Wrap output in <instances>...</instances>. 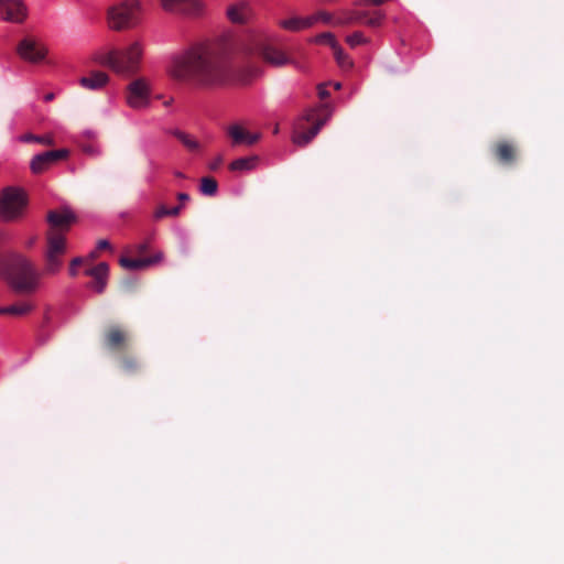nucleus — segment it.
Segmentation results:
<instances>
[{
	"label": "nucleus",
	"instance_id": "nucleus-25",
	"mask_svg": "<svg viewBox=\"0 0 564 564\" xmlns=\"http://www.w3.org/2000/svg\"><path fill=\"white\" fill-rule=\"evenodd\" d=\"M497 159L505 164L511 163L516 159V149L513 144L507 141H501L496 145L495 150Z\"/></svg>",
	"mask_w": 564,
	"mask_h": 564
},
{
	"label": "nucleus",
	"instance_id": "nucleus-35",
	"mask_svg": "<svg viewBox=\"0 0 564 564\" xmlns=\"http://www.w3.org/2000/svg\"><path fill=\"white\" fill-rule=\"evenodd\" d=\"M86 263V260L85 258L83 257H76L74 259H72V261L69 262V267H68V273L72 278H75L77 276L78 274V268Z\"/></svg>",
	"mask_w": 564,
	"mask_h": 564
},
{
	"label": "nucleus",
	"instance_id": "nucleus-9",
	"mask_svg": "<svg viewBox=\"0 0 564 564\" xmlns=\"http://www.w3.org/2000/svg\"><path fill=\"white\" fill-rule=\"evenodd\" d=\"M159 3L164 12L189 19H199L207 13L204 0H159Z\"/></svg>",
	"mask_w": 564,
	"mask_h": 564
},
{
	"label": "nucleus",
	"instance_id": "nucleus-33",
	"mask_svg": "<svg viewBox=\"0 0 564 564\" xmlns=\"http://www.w3.org/2000/svg\"><path fill=\"white\" fill-rule=\"evenodd\" d=\"M383 20L384 14L381 11H375L370 15L367 13L366 18L362 19L361 23L371 28H377L382 24Z\"/></svg>",
	"mask_w": 564,
	"mask_h": 564
},
{
	"label": "nucleus",
	"instance_id": "nucleus-26",
	"mask_svg": "<svg viewBox=\"0 0 564 564\" xmlns=\"http://www.w3.org/2000/svg\"><path fill=\"white\" fill-rule=\"evenodd\" d=\"M35 305L30 301H22L8 306V315L25 316L33 312Z\"/></svg>",
	"mask_w": 564,
	"mask_h": 564
},
{
	"label": "nucleus",
	"instance_id": "nucleus-39",
	"mask_svg": "<svg viewBox=\"0 0 564 564\" xmlns=\"http://www.w3.org/2000/svg\"><path fill=\"white\" fill-rule=\"evenodd\" d=\"M37 242V237L36 236H31L30 238H28L24 242V247L26 249H32L35 243Z\"/></svg>",
	"mask_w": 564,
	"mask_h": 564
},
{
	"label": "nucleus",
	"instance_id": "nucleus-8",
	"mask_svg": "<svg viewBox=\"0 0 564 564\" xmlns=\"http://www.w3.org/2000/svg\"><path fill=\"white\" fill-rule=\"evenodd\" d=\"M28 205V197L23 189L17 187L4 188L0 195V219L14 221L21 218Z\"/></svg>",
	"mask_w": 564,
	"mask_h": 564
},
{
	"label": "nucleus",
	"instance_id": "nucleus-17",
	"mask_svg": "<svg viewBox=\"0 0 564 564\" xmlns=\"http://www.w3.org/2000/svg\"><path fill=\"white\" fill-rule=\"evenodd\" d=\"M164 259V253L162 251H156L153 256L148 258H139V259H130L126 257H121L119 263L122 268L128 270H140L144 268H149L151 265L158 264L162 262Z\"/></svg>",
	"mask_w": 564,
	"mask_h": 564
},
{
	"label": "nucleus",
	"instance_id": "nucleus-21",
	"mask_svg": "<svg viewBox=\"0 0 564 564\" xmlns=\"http://www.w3.org/2000/svg\"><path fill=\"white\" fill-rule=\"evenodd\" d=\"M109 82V76L105 72H93L88 76L82 77L79 84L89 90L101 89Z\"/></svg>",
	"mask_w": 564,
	"mask_h": 564
},
{
	"label": "nucleus",
	"instance_id": "nucleus-40",
	"mask_svg": "<svg viewBox=\"0 0 564 564\" xmlns=\"http://www.w3.org/2000/svg\"><path fill=\"white\" fill-rule=\"evenodd\" d=\"M326 35H334V34L330 33V32L322 33V34L316 36V42H318V43H326V44L329 45V40L327 37H325Z\"/></svg>",
	"mask_w": 564,
	"mask_h": 564
},
{
	"label": "nucleus",
	"instance_id": "nucleus-24",
	"mask_svg": "<svg viewBox=\"0 0 564 564\" xmlns=\"http://www.w3.org/2000/svg\"><path fill=\"white\" fill-rule=\"evenodd\" d=\"M258 162H259V158L256 155L239 158L237 160H234L229 164V170L232 172H240V173L249 172L257 167Z\"/></svg>",
	"mask_w": 564,
	"mask_h": 564
},
{
	"label": "nucleus",
	"instance_id": "nucleus-20",
	"mask_svg": "<svg viewBox=\"0 0 564 564\" xmlns=\"http://www.w3.org/2000/svg\"><path fill=\"white\" fill-rule=\"evenodd\" d=\"M367 12L358 11V10H341L335 14V20L333 22V26H344L358 24L362 22V19L366 18Z\"/></svg>",
	"mask_w": 564,
	"mask_h": 564
},
{
	"label": "nucleus",
	"instance_id": "nucleus-14",
	"mask_svg": "<svg viewBox=\"0 0 564 564\" xmlns=\"http://www.w3.org/2000/svg\"><path fill=\"white\" fill-rule=\"evenodd\" d=\"M1 19L12 23H21L28 15V9L23 0H1Z\"/></svg>",
	"mask_w": 564,
	"mask_h": 564
},
{
	"label": "nucleus",
	"instance_id": "nucleus-29",
	"mask_svg": "<svg viewBox=\"0 0 564 564\" xmlns=\"http://www.w3.org/2000/svg\"><path fill=\"white\" fill-rule=\"evenodd\" d=\"M199 189L204 195L214 196L218 189L217 181L213 177H203Z\"/></svg>",
	"mask_w": 564,
	"mask_h": 564
},
{
	"label": "nucleus",
	"instance_id": "nucleus-4",
	"mask_svg": "<svg viewBox=\"0 0 564 564\" xmlns=\"http://www.w3.org/2000/svg\"><path fill=\"white\" fill-rule=\"evenodd\" d=\"M144 46L143 41L135 40L121 50L97 52L94 61L121 76L130 77L141 69Z\"/></svg>",
	"mask_w": 564,
	"mask_h": 564
},
{
	"label": "nucleus",
	"instance_id": "nucleus-7",
	"mask_svg": "<svg viewBox=\"0 0 564 564\" xmlns=\"http://www.w3.org/2000/svg\"><path fill=\"white\" fill-rule=\"evenodd\" d=\"M66 252L67 239L65 235L47 230L43 274L51 276L58 274L64 267Z\"/></svg>",
	"mask_w": 564,
	"mask_h": 564
},
{
	"label": "nucleus",
	"instance_id": "nucleus-28",
	"mask_svg": "<svg viewBox=\"0 0 564 564\" xmlns=\"http://www.w3.org/2000/svg\"><path fill=\"white\" fill-rule=\"evenodd\" d=\"M308 17H310V21H311V26H313L319 22L324 23V24L333 25V22L335 20V14H332L327 11H318Z\"/></svg>",
	"mask_w": 564,
	"mask_h": 564
},
{
	"label": "nucleus",
	"instance_id": "nucleus-34",
	"mask_svg": "<svg viewBox=\"0 0 564 564\" xmlns=\"http://www.w3.org/2000/svg\"><path fill=\"white\" fill-rule=\"evenodd\" d=\"M21 139L26 142H39L46 145H52L54 143V139L51 135L25 134Z\"/></svg>",
	"mask_w": 564,
	"mask_h": 564
},
{
	"label": "nucleus",
	"instance_id": "nucleus-10",
	"mask_svg": "<svg viewBox=\"0 0 564 564\" xmlns=\"http://www.w3.org/2000/svg\"><path fill=\"white\" fill-rule=\"evenodd\" d=\"M151 87L147 79L138 78L127 88V104L132 109H143L150 104Z\"/></svg>",
	"mask_w": 564,
	"mask_h": 564
},
{
	"label": "nucleus",
	"instance_id": "nucleus-18",
	"mask_svg": "<svg viewBox=\"0 0 564 564\" xmlns=\"http://www.w3.org/2000/svg\"><path fill=\"white\" fill-rule=\"evenodd\" d=\"M227 133L231 138L234 145H252L260 139L259 133H250L238 123L229 126L227 129Z\"/></svg>",
	"mask_w": 564,
	"mask_h": 564
},
{
	"label": "nucleus",
	"instance_id": "nucleus-37",
	"mask_svg": "<svg viewBox=\"0 0 564 564\" xmlns=\"http://www.w3.org/2000/svg\"><path fill=\"white\" fill-rule=\"evenodd\" d=\"M318 97L321 99H326L329 96V91L326 88V84H319L317 87Z\"/></svg>",
	"mask_w": 564,
	"mask_h": 564
},
{
	"label": "nucleus",
	"instance_id": "nucleus-1",
	"mask_svg": "<svg viewBox=\"0 0 564 564\" xmlns=\"http://www.w3.org/2000/svg\"><path fill=\"white\" fill-rule=\"evenodd\" d=\"M167 74L176 80L204 89L225 87L236 82L230 67L204 43L172 55Z\"/></svg>",
	"mask_w": 564,
	"mask_h": 564
},
{
	"label": "nucleus",
	"instance_id": "nucleus-38",
	"mask_svg": "<svg viewBox=\"0 0 564 564\" xmlns=\"http://www.w3.org/2000/svg\"><path fill=\"white\" fill-rule=\"evenodd\" d=\"M104 249H111V245L108 240L100 239L97 242V250L99 251V250H104Z\"/></svg>",
	"mask_w": 564,
	"mask_h": 564
},
{
	"label": "nucleus",
	"instance_id": "nucleus-46",
	"mask_svg": "<svg viewBox=\"0 0 564 564\" xmlns=\"http://www.w3.org/2000/svg\"><path fill=\"white\" fill-rule=\"evenodd\" d=\"M340 87H341V84H340V83H335V84H334V88H335V89H337V90H338V89H340Z\"/></svg>",
	"mask_w": 564,
	"mask_h": 564
},
{
	"label": "nucleus",
	"instance_id": "nucleus-19",
	"mask_svg": "<svg viewBox=\"0 0 564 564\" xmlns=\"http://www.w3.org/2000/svg\"><path fill=\"white\" fill-rule=\"evenodd\" d=\"M325 37L329 40V46L333 50L334 57L338 66L343 70H350L354 67V61L347 53H345L335 35H326Z\"/></svg>",
	"mask_w": 564,
	"mask_h": 564
},
{
	"label": "nucleus",
	"instance_id": "nucleus-16",
	"mask_svg": "<svg viewBox=\"0 0 564 564\" xmlns=\"http://www.w3.org/2000/svg\"><path fill=\"white\" fill-rule=\"evenodd\" d=\"M226 17L234 24H246L252 20L253 11L247 0H238L227 7Z\"/></svg>",
	"mask_w": 564,
	"mask_h": 564
},
{
	"label": "nucleus",
	"instance_id": "nucleus-12",
	"mask_svg": "<svg viewBox=\"0 0 564 564\" xmlns=\"http://www.w3.org/2000/svg\"><path fill=\"white\" fill-rule=\"evenodd\" d=\"M76 215L68 206H63L59 209L50 210L46 215V221L50 229L54 232H67L72 225L76 223Z\"/></svg>",
	"mask_w": 564,
	"mask_h": 564
},
{
	"label": "nucleus",
	"instance_id": "nucleus-31",
	"mask_svg": "<svg viewBox=\"0 0 564 564\" xmlns=\"http://www.w3.org/2000/svg\"><path fill=\"white\" fill-rule=\"evenodd\" d=\"M369 40L364 35L362 32L356 31L349 35L346 36V43L351 47L355 48L359 45L367 44Z\"/></svg>",
	"mask_w": 564,
	"mask_h": 564
},
{
	"label": "nucleus",
	"instance_id": "nucleus-45",
	"mask_svg": "<svg viewBox=\"0 0 564 564\" xmlns=\"http://www.w3.org/2000/svg\"><path fill=\"white\" fill-rule=\"evenodd\" d=\"M52 99H53V94H48L45 96L46 101L52 100Z\"/></svg>",
	"mask_w": 564,
	"mask_h": 564
},
{
	"label": "nucleus",
	"instance_id": "nucleus-42",
	"mask_svg": "<svg viewBox=\"0 0 564 564\" xmlns=\"http://www.w3.org/2000/svg\"><path fill=\"white\" fill-rule=\"evenodd\" d=\"M98 256H99V254H98V250H95V251H91V252L87 256V258H85V260H86V262H88V261H93V260L97 259V258H98Z\"/></svg>",
	"mask_w": 564,
	"mask_h": 564
},
{
	"label": "nucleus",
	"instance_id": "nucleus-6",
	"mask_svg": "<svg viewBox=\"0 0 564 564\" xmlns=\"http://www.w3.org/2000/svg\"><path fill=\"white\" fill-rule=\"evenodd\" d=\"M142 15V4L139 0H122L108 9V25L113 31L135 28Z\"/></svg>",
	"mask_w": 564,
	"mask_h": 564
},
{
	"label": "nucleus",
	"instance_id": "nucleus-22",
	"mask_svg": "<svg viewBox=\"0 0 564 564\" xmlns=\"http://www.w3.org/2000/svg\"><path fill=\"white\" fill-rule=\"evenodd\" d=\"M278 25L289 32H300L312 28L310 17H291L288 19L280 20Z\"/></svg>",
	"mask_w": 564,
	"mask_h": 564
},
{
	"label": "nucleus",
	"instance_id": "nucleus-23",
	"mask_svg": "<svg viewBox=\"0 0 564 564\" xmlns=\"http://www.w3.org/2000/svg\"><path fill=\"white\" fill-rule=\"evenodd\" d=\"M105 340L109 348L120 349L126 345L127 334L122 328L113 326L107 332Z\"/></svg>",
	"mask_w": 564,
	"mask_h": 564
},
{
	"label": "nucleus",
	"instance_id": "nucleus-2",
	"mask_svg": "<svg viewBox=\"0 0 564 564\" xmlns=\"http://www.w3.org/2000/svg\"><path fill=\"white\" fill-rule=\"evenodd\" d=\"M278 41L279 36L265 29L249 30L238 41L237 50L246 56L259 55L271 66L282 67L291 64L292 58L275 46Z\"/></svg>",
	"mask_w": 564,
	"mask_h": 564
},
{
	"label": "nucleus",
	"instance_id": "nucleus-5",
	"mask_svg": "<svg viewBox=\"0 0 564 564\" xmlns=\"http://www.w3.org/2000/svg\"><path fill=\"white\" fill-rule=\"evenodd\" d=\"M332 108L327 104L307 109L294 123L292 141L299 147L307 145L330 119Z\"/></svg>",
	"mask_w": 564,
	"mask_h": 564
},
{
	"label": "nucleus",
	"instance_id": "nucleus-13",
	"mask_svg": "<svg viewBox=\"0 0 564 564\" xmlns=\"http://www.w3.org/2000/svg\"><path fill=\"white\" fill-rule=\"evenodd\" d=\"M69 152L66 149H57L45 151L32 158L30 169L34 174H41L56 164L58 161L65 160Z\"/></svg>",
	"mask_w": 564,
	"mask_h": 564
},
{
	"label": "nucleus",
	"instance_id": "nucleus-43",
	"mask_svg": "<svg viewBox=\"0 0 564 564\" xmlns=\"http://www.w3.org/2000/svg\"><path fill=\"white\" fill-rule=\"evenodd\" d=\"M177 198H178L181 202H186V200H188V199H189V196H188V194H186V193H178V194H177Z\"/></svg>",
	"mask_w": 564,
	"mask_h": 564
},
{
	"label": "nucleus",
	"instance_id": "nucleus-36",
	"mask_svg": "<svg viewBox=\"0 0 564 564\" xmlns=\"http://www.w3.org/2000/svg\"><path fill=\"white\" fill-rule=\"evenodd\" d=\"M153 238L152 237H149L148 239H145L143 242H140L138 243L134 249H135V252L138 253H144L149 248H150V245L152 242Z\"/></svg>",
	"mask_w": 564,
	"mask_h": 564
},
{
	"label": "nucleus",
	"instance_id": "nucleus-41",
	"mask_svg": "<svg viewBox=\"0 0 564 564\" xmlns=\"http://www.w3.org/2000/svg\"><path fill=\"white\" fill-rule=\"evenodd\" d=\"M221 163H223V158L218 156L213 162L209 163V169L215 171L220 166Z\"/></svg>",
	"mask_w": 564,
	"mask_h": 564
},
{
	"label": "nucleus",
	"instance_id": "nucleus-32",
	"mask_svg": "<svg viewBox=\"0 0 564 564\" xmlns=\"http://www.w3.org/2000/svg\"><path fill=\"white\" fill-rule=\"evenodd\" d=\"M181 212V206H175V207H172V208H167L165 207L164 205H160L154 214H153V217L154 219H161V218H164V217H167V216H177Z\"/></svg>",
	"mask_w": 564,
	"mask_h": 564
},
{
	"label": "nucleus",
	"instance_id": "nucleus-44",
	"mask_svg": "<svg viewBox=\"0 0 564 564\" xmlns=\"http://www.w3.org/2000/svg\"><path fill=\"white\" fill-rule=\"evenodd\" d=\"M8 314V306L0 307V315Z\"/></svg>",
	"mask_w": 564,
	"mask_h": 564
},
{
	"label": "nucleus",
	"instance_id": "nucleus-3",
	"mask_svg": "<svg viewBox=\"0 0 564 564\" xmlns=\"http://www.w3.org/2000/svg\"><path fill=\"white\" fill-rule=\"evenodd\" d=\"M0 274L14 292L31 294L40 289L43 272L25 256L13 253L0 258Z\"/></svg>",
	"mask_w": 564,
	"mask_h": 564
},
{
	"label": "nucleus",
	"instance_id": "nucleus-11",
	"mask_svg": "<svg viewBox=\"0 0 564 564\" xmlns=\"http://www.w3.org/2000/svg\"><path fill=\"white\" fill-rule=\"evenodd\" d=\"M17 52L23 61L32 64L42 62L47 55V48L42 41L33 36L22 39L17 46Z\"/></svg>",
	"mask_w": 564,
	"mask_h": 564
},
{
	"label": "nucleus",
	"instance_id": "nucleus-15",
	"mask_svg": "<svg viewBox=\"0 0 564 564\" xmlns=\"http://www.w3.org/2000/svg\"><path fill=\"white\" fill-rule=\"evenodd\" d=\"M85 274L93 279L91 282L86 284V288L102 294L108 284L109 265L106 262H99L97 265L85 270Z\"/></svg>",
	"mask_w": 564,
	"mask_h": 564
},
{
	"label": "nucleus",
	"instance_id": "nucleus-30",
	"mask_svg": "<svg viewBox=\"0 0 564 564\" xmlns=\"http://www.w3.org/2000/svg\"><path fill=\"white\" fill-rule=\"evenodd\" d=\"M120 368L126 373H135L140 369V364L137 358L128 356L121 359Z\"/></svg>",
	"mask_w": 564,
	"mask_h": 564
},
{
	"label": "nucleus",
	"instance_id": "nucleus-27",
	"mask_svg": "<svg viewBox=\"0 0 564 564\" xmlns=\"http://www.w3.org/2000/svg\"><path fill=\"white\" fill-rule=\"evenodd\" d=\"M171 134H173L175 138H177L182 144L187 148L189 151H196L199 148V143L196 139H194L191 134L181 131L178 129L171 130Z\"/></svg>",
	"mask_w": 564,
	"mask_h": 564
},
{
	"label": "nucleus",
	"instance_id": "nucleus-47",
	"mask_svg": "<svg viewBox=\"0 0 564 564\" xmlns=\"http://www.w3.org/2000/svg\"><path fill=\"white\" fill-rule=\"evenodd\" d=\"M176 176L182 177L183 174L182 173H176Z\"/></svg>",
	"mask_w": 564,
	"mask_h": 564
}]
</instances>
